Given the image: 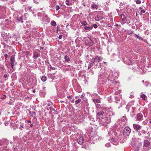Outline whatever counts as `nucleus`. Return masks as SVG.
<instances>
[{"instance_id":"obj_21","label":"nucleus","mask_w":151,"mask_h":151,"mask_svg":"<svg viewBox=\"0 0 151 151\" xmlns=\"http://www.w3.org/2000/svg\"><path fill=\"white\" fill-rule=\"evenodd\" d=\"M41 80L43 82H45V81H46V77L45 76H43L42 77Z\"/></svg>"},{"instance_id":"obj_14","label":"nucleus","mask_w":151,"mask_h":151,"mask_svg":"<svg viewBox=\"0 0 151 151\" xmlns=\"http://www.w3.org/2000/svg\"><path fill=\"white\" fill-rule=\"evenodd\" d=\"M40 55L39 54H38L36 52H34L33 58L36 59L37 58L39 57Z\"/></svg>"},{"instance_id":"obj_40","label":"nucleus","mask_w":151,"mask_h":151,"mask_svg":"<svg viewBox=\"0 0 151 151\" xmlns=\"http://www.w3.org/2000/svg\"><path fill=\"white\" fill-rule=\"evenodd\" d=\"M63 35H60L59 36L58 38L59 39H62V37Z\"/></svg>"},{"instance_id":"obj_28","label":"nucleus","mask_w":151,"mask_h":151,"mask_svg":"<svg viewBox=\"0 0 151 151\" xmlns=\"http://www.w3.org/2000/svg\"><path fill=\"white\" fill-rule=\"evenodd\" d=\"M150 84V83L147 81H146L145 83V85L146 87L149 86Z\"/></svg>"},{"instance_id":"obj_24","label":"nucleus","mask_w":151,"mask_h":151,"mask_svg":"<svg viewBox=\"0 0 151 151\" xmlns=\"http://www.w3.org/2000/svg\"><path fill=\"white\" fill-rule=\"evenodd\" d=\"M141 97L143 100H146V96L145 95L142 94L141 95Z\"/></svg>"},{"instance_id":"obj_8","label":"nucleus","mask_w":151,"mask_h":151,"mask_svg":"<svg viewBox=\"0 0 151 151\" xmlns=\"http://www.w3.org/2000/svg\"><path fill=\"white\" fill-rule=\"evenodd\" d=\"M104 112L103 111H101L100 112H98L96 114L97 119V118H101V117L104 116Z\"/></svg>"},{"instance_id":"obj_42","label":"nucleus","mask_w":151,"mask_h":151,"mask_svg":"<svg viewBox=\"0 0 151 151\" xmlns=\"http://www.w3.org/2000/svg\"><path fill=\"white\" fill-rule=\"evenodd\" d=\"M96 106L97 108H99L100 106V105L99 104H96Z\"/></svg>"},{"instance_id":"obj_4","label":"nucleus","mask_w":151,"mask_h":151,"mask_svg":"<svg viewBox=\"0 0 151 151\" xmlns=\"http://www.w3.org/2000/svg\"><path fill=\"white\" fill-rule=\"evenodd\" d=\"M150 142L147 140H144L143 149L145 151H148L151 148Z\"/></svg>"},{"instance_id":"obj_20","label":"nucleus","mask_w":151,"mask_h":151,"mask_svg":"<svg viewBox=\"0 0 151 151\" xmlns=\"http://www.w3.org/2000/svg\"><path fill=\"white\" fill-rule=\"evenodd\" d=\"M64 58L65 60V61L66 62H68L70 61V60L69 57L68 56H65Z\"/></svg>"},{"instance_id":"obj_64","label":"nucleus","mask_w":151,"mask_h":151,"mask_svg":"<svg viewBox=\"0 0 151 151\" xmlns=\"http://www.w3.org/2000/svg\"><path fill=\"white\" fill-rule=\"evenodd\" d=\"M6 58H6H6H5V60H6Z\"/></svg>"},{"instance_id":"obj_13","label":"nucleus","mask_w":151,"mask_h":151,"mask_svg":"<svg viewBox=\"0 0 151 151\" xmlns=\"http://www.w3.org/2000/svg\"><path fill=\"white\" fill-rule=\"evenodd\" d=\"M94 58L96 61H97L98 63L100 61H101L102 60V58L100 56L99 57L98 56H96Z\"/></svg>"},{"instance_id":"obj_27","label":"nucleus","mask_w":151,"mask_h":151,"mask_svg":"<svg viewBox=\"0 0 151 151\" xmlns=\"http://www.w3.org/2000/svg\"><path fill=\"white\" fill-rule=\"evenodd\" d=\"M65 3L68 6H70L71 5V4L69 2V1L68 0H66L65 1Z\"/></svg>"},{"instance_id":"obj_63","label":"nucleus","mask_w":151,"mask_h":151,"mask_svg":"<svg viewBox=\"0 0 151 151\" xmlns=\"http://www.w3.org/2000/svg\"><path fill=\"white\" fill-rule=\"evenodd\" d=\"M131 145H132V146L133 147H134V146H133V145H132V144H131Z\"/></svg>"},{"instance_id":"obj_47","label":"nucleus","mask_w":151,"mask_h":151,"mask_svg":"<svg viewBox=\"0 0 151 151\" xmlns=\"http://www.w3.org/2000/svg\"><path fill=\"white\" fill-rule=\"evenodd\" d=\"M30 127H33L34 126V124H31L30 125Z\"/></svg>"},{"instance_id":"obj_2","label":"nucleus","mask_w":151,"mask_h":151,"mask_svg":"<svg viewBox=\"0 0 151 151\" xmlns=\"http://www.w3.org/2000/svg\"><path fill=\"white\" fill-rule=\"evenodd\" d=\"M133 126L135 131L138 132V134L139 136H141V133L145 134L146 133V132L144 129L140 131L142 128V126L138 124H133Z\"/></svg>"},{"instance_id":"obj_51","label":"nucleus","mask_w":151,"mask_h":151,"mask_svg":"<svg viewBox=\"0 0 151 151\" xmlns=\"http://www.w3.org/2000/svg\"><path fill=\"white\" fill-rule=\"evenodd\" d=\"M4 55L6 58H7L8 56V55L7 54H6L5 55Z\"/></svg>"},{"instance_id":"obj_23","label":"nucleus","mask_w":151,"mask_h":151,"mask_svg":"<svg viewBox=\"0 0 151 151\" xmlns=\"http://www.w3.org/2000/svg\"><path fill=\"white\" fill-rule=\"evenodd\" d=\"M81 100L80 99H79L76 100L75 101V104L76 105L78 103H80L81 102Z\"/></svg>"},{"instance_id":"obj_31","label":"nucleus","mask_w":151,"mask_h":151,"mask_svg":"<svg viewBox=\"0 0 151 151\" xmlns=\"http://www.w3.org/2000/svg\"><path fill=\"white\" fill-rule=\"evenodd\" d=\"M92 7L94 9H97V6L96 4H93L92 6Z\"/></svg>"},{"instance_id":"obj_52","label":"nucleus","mask_w":151,"mask_h":151,"mask_svg":"<svg viewBox=\"0 0 151 151\" xmlns=\"http://www.w3.org/2000/svg\"><path fill=\"white\" fill-rule=\"evenodd\" d=\"M51 104L50 103H48V104H47V106H50V105H51Z\"/></svg>"},{"instance_id":"obj_50","label":"nucleus","mask_w":151,"mask_h":151,"mask_svg":"<svg viewBox=\"0 0 151 151\" xmlns=\"http://www.w3.org/2000/svg\"><path fill=\"white\" fill-rule=\"evenodd\" d=\"M149 120H150L149 123L150 124H151V119H150Z\"/></svg>"},{"instance_id":"obj_45","label":"nucleus","mask_w":151,"mask_h":151,"mask_svg":"<svg viewBox=\"0 0 151 151\" xmlns=\"http://www.w3.org/2000/svg\"><path fill=\"white\" fill-rule=\"evenodd\" d=\"M93 25L91 26V27H89L90 30H91V29H93Z\"/></svg>"},{"instance_id":"obj_7","label":"nucleus","mask_w":151,"mask_h":151,"mask_svg":"<svg viewBox=\"0 0 151 151\" xmlns=\"http://www.w3.org/2000/svg\"><path fill=\"white\" fill-rule=\"evenodd\" d=\"M77 141L78 143L81 145L83 142V137L81 135L79 136V137L77 138Z\"/></svg>"},{"instance_id":"obj_48","label":"nucleus","mask_w":151,"mask_h":151,"mask_svg":"<svg viewBox=\"0 0 151 151\" xmlns=\"http://www.w3.org/2000/svg\"><path fill=\"white\" fill-rule=\"evenodd\" d=\"M14 1H10V3H11V4H12L13 3H14Z\"/></svg>"},{"instance_id":"obj_56","label":"nucleus","mask_w":151,"mask_h":151,"mask_svg":"<svg viewBox=\"0 0 151 151\" xmlns=\"http://www.w3.org/2000/svg\"><path fill=\"white\" fill-rule=\"evenodd\" d=\"M43 49V47H40V50H41V49Z\"/></svg>"},{"instance_id":"obj_19","label":"nucleus","mask_w":151,"mask_h":151,"mask_svg":"<svg viewBox=\"0 0 151 151\" xmlns=\"http://www.w3.org/2000/svg\"><path fill=\"white\" fill-rule=\"evenodd\" d=\"M93 101L96 104V103H99L100 102V101L99 99H93Z\"/></svg>"},{"instance_id":"obj_44","label":"nucleus","mask_w":151,"mask_h":151,"mask_svg":"<svg viewBox=\"0 0 151 151\" xmlns=\"http://www.w3.org/2000/svg\"><path fill=\"white\" fill-rule=\"evenodd\" d=\"M23 127L22 126H21L20 127H19V129H20L21 130H22V128H23Z\"/></svg>"},{"instance_id":"obj_55","label":"nucleus","mask_w":151,"mask_h":151,"mask_svg":"<svg viewBox=\"0 0 151 151\" xmlns=\"http://www.w3.org/2000/svg\"><path fill=\"white\" fill-rule=\"evenodd\" d=\"M1 35H2V36L3 37H4L3 36V34H4V33H4V32H1Z\"/></svg>"},{"instance_id":"obj_34","label":"nucleus","mask_w":151,"mask_h":151,"mask_svg":"<svg viewBox=\"0 0 151 151\" xmlns=\"http://www.w3.org/2000/svg\"><path fill=\"white\" fill-rule=\"evenodd\" d=\"M110 146V144L109 143H107L105 145L106 147H108Z\"/></svg>"},{"instance_id":"obj_30","label":"nucleus","mask_w":151,"mask_h":151,"mask_svg":"<svg viewBox=\"0 0 151 151\" xmlns=\"http://www.w3.org/2000/svg\"><path fill=\"white\" fill-rule=\"evenodd\" d=\"M142 144L141 143H138V148L141 147L142 146ZM137 150H138L139 149V148H137Z\"/></svg>"},{"instance_id":"obj_17","label":"nucleus","mask_w":151,"mask_h":151,"mask_svg":"<svg viewBox=\"0 0 151 151\" xmlns=\"http://www.w3.org/2000/svg\"><path fill=\"white\" fill-rule=\"evenodd\" d=\"M23 17H18L17 19V20L19 22H21L22 23H23Z\"/></svg>"},{"instance_id":"obj_60","label":"nucleus","mask_w":151,"mask_h":151,"mask_svg":"<svg viewBox=\"0 0 151 151\" xmlns=\"http://www.w3.org/2000/svg\"><path fill=\"white\" fill-rule=\"evenodd\" d=\"M64 96H65L64 95V94H63V95L62 96V97H63Z\"/></svg>"},{"instance_id":"obj_49","label":"nucleus","mask_w":151,"mask_h":151,"mask_svg":"<svg viewBox=\"0 0 151 151\" xmlns=\"http://www.w3.org/2000/svg\"><path fill=\"white\" fill-rule=\"evenodd\" d=\"M116 103H120V101H116Z\"/></svg>"},{"instance_id":"obj_33","label":"nucleus","mask_w":151,"mask_h":151,"mask_svg":"<svg viewBox=\"0 0 151 151\" xmlns=\"http://www.w3.org/2000/svg\"><path fill=\"white\" fill-rule=\"evenodd\" d=\"M135 36L137 38H138V39H139V40H141V39H142V37L139 36L138 35H137V34H135Z\"/></svg>"},{"instance_id":"obj_3","label":"nucleus","mask_w":151,"mask_h":151,"mask_svg":"<svg viewBox=\"0 0 151 151\" xmlns=\"http://www.w3.org/2000/svg\"><path fill=\"white\" fill-rule=\"evenodd\" d=\"M97 120L99 121L100 125L104 126L106 123H109L111 122L110 117L104 116L101 118H97Z\"/></svg>"},{"instance_id":"obj_61","label":"nucleus","mask_w":151,"mask_h":151,"mask_svg":"<svg viewBox=\"0 0 151 151\" xmlns=\"http://www.w3.org/2000/svg\"><path fill=\"white\" fill-rule=\"evenodd\" d=\"M4 97H6V96L5 95H4Z\"/></svg>"},{"instance_id":"obj_57","label":"nucleus","mask_w":151,"mask_h":151,"mask_svg":"<svg viewBox=\"0 0 151 151\" xmlns=\"http://www.w3.org/2000/svg\"><path fill=\"white\" fill-rule=\"evenodd\" d=\"M119 26V25L118 24H116L115 25V26H116V27H117Z\"/></svg>"},{"instance_id":"obj_25","label":"nucleus","mask_w":151,"mask_h":151,"mask_svg":"<svg viewBox=\"0 0 151 151\" xmlns=\"http://www.w3.org/2000/svg\"><path fill=\"white\" fill-rule=\"evenodd\" d=\"M50 24H51V25L52 26H55L56 25V24L55 22L54 21H52L51 22Z\"/></svg>"},{"instance_id":"obj_1","label":"nucleus","mask_w":151,"mask_h":151,"mask_svg":"<svg viewBox=\"0 0 151 151\" xmlns=\"http://www.w3.org/2000/svg\"><path fill=\"white\" fill-rule=\"evenodd\" d=\"M105 78H107L109 81L112 82L114 84L115 83L116 81L115 80V78L116 73H114L111 71H107L104 73Z\"/></svg>"},{"instance_id":"obj_12","label":"nucleus","mask_w":151,"mask_h":151,"mask_svg":"<svg viewBox=\"0 0 151 151\" xmlns=\"http://www.w3.org/2000/svg\"><path fill=\"white\" fill-rule=\"evenodd\" d=\"M111 142L113 145H116L118 144V141L116 139H111Z\"/></svg>"},{"instance_id":"obj_46","label":"nucleus","mask_w":151,"mask_h":151,"mask_svg":"<svg viewBox=\"0 0 151 151\" xmlns=\"http://www.w3.org/2000/svg\"><path fill=\"white\" fill-rule=\"evenodd\" d=\"M27 122L28 123H30L31 122V121L30 120H29L27 121Z\"/></svg>"},{"instance_id":"obj_10","label":"nucleus","mask_w":151,"mask_h":151,"mask_svg":"<svg viewBox=\"0 0 151 151\" xmlns=\"http://www.w3.org/2000/svg\"><path fill=\"white\" fill-rule=\"evenodd\" d=\"M96 62V61L94 58H93L91 60L89 64V66L88 68L89 69L91 66H93V64L95 62Z\"/></svg>"},{"instance_id":"obj_6","label":"nucleus","mask_w":151,"mask_h":151,"mask_svg":"<svg viewBox=\"0 0 151 151\" xmlns=\"http://www.w3.org/2000/svg\"><path fill=\"white\" fill-rule=\"evenodd\" d=\"M136 120L139 121H140L143 120V114L141 113H139L137 114L136 117Z\"/></svg>"},{"instance_id":"obj_54","label":"nucleus","mask_w":151,"mask_h":151,"mask_svg":"<svg viewBox=\"0 0 151 151\" xmlns=\"http://www.w3.org/2000/svg\"><path fill=\"white\" fill-rule=\"evenodd\" d=\"M67 97L68 98H71V96H68Z\"/></svg>"},{"instance_id":"obj_35","label":"nucleus","mask_w":151,"mask_h":151,"mask_svg":"<svg viewBox=\"0 0 151 151\" xmlns=\"http://www.w3.org/2000/svg\"><path fill=\"white\" fill-rule=\"evenodd\" d=\"M136 3L137 4H139L141 3V1L140 0H137L136 1Z\"/></svg>"},{"instance_id":"obj_32","label":"nucleus","mask_w":151,"mask_h":151,"mask_svg":"<svg viewBox=\"0 0 151 151\" xmlns=\"http://www.w3.org/2000/svg\"><path fill=\"white\" fill-rule=\"evenodd\" d=\"M45 87L43 88V90H41L40 91V92L41 93H45L46 92H45Z\"/></svg>"},{"instance_id":"obj_37","label":"nucleus","mask_w":151,"mask_h":151,"mask_svg":"<svg viewBox=\"0 0 151 151\" xmlns=\"http://www.w3.org/2000/svg\"><path fill=\"white\" fill-rule=\"evenodd\" d=\"M60 9V7L58 5H57L55 6V9L57 11L58 10Z\"/></svg>"},{"instance_id":"obj_38","label":"nucleus","mask_w":151,"mask_h":151,"mask_svg":"<svg viewBox=\"0 0 151 151\" xmlns=\"http://www.w3.org/2000/svg\"><path fill=\"white\" fill-rule=\"evenodd\" d=\"M96 18H97L98 19V20H100V19H101V18H100V17L98 15H97L96 16Z\"/></svg>"},{"instance_id":"obj_18","label":"nucleus","mask_w":151,"mask_h":151,"mask_svg":"<svg viewBox=\"0 0 151 151\" xmlns=\"http://www.w3.org/2000/svg\"><path fill=\"white\" fill-rule=\"evenodd\" d=\"M48 69L49 70H55V69H56L53 67H52V66L50 65H49L48 66Z\"/></svg>"},{"instance_id":"obj_16","label":"nucleus","mask_w":151,"mask_h":151,"mask_svg":"<svg viewBox=\"0 0 151 151\" xmlns=\"http://www.w3.org/2000/svg\"><path fill=\"white\" fill-rule=\"evenodd\" d=\"M82 147L85 149H87L88 147V144H87L86 143H85L83 145H82Z\"/></svg>"},{"instance_id":"obj_59","label":"nucleus","mask_w":151,"mask_h":151,"mask_svg":"<svg viewBox=\"0 0 151 151\" xmlns=\"http://www.w3.org/2000/svg\"><path fill=\"white\" fill-rule=\"evenodd\" d=\"M28 8L29 9H30L31 8V7H28Z\"/></svg>"},{"instance_id":"obj_58","label":"nucleus","mask_w":151,"mask_h":151,"mask_svg":"<svg viewBox=\"0 0 151 151\" xmlns=\"http://www.w3.org/2000/svg\"><path fill=\"white\" fill-rule=\"evenodd\" d=\"M142 83H144V80L142 81Z\"/></svg>"},{"instance_id":"obj_36","label":"nucleus","mask_w":151,"mask_h":151,"mask_svg":"<svg viewBox=\"0 0 151 151\" xmlns=\"http://www.w3.org/2000/svg\"><path fill=\"white\" fill-rule=\"evenodd\" d=\"M93 27H94L95 28H97L98 26L96 24H94L93 25Z\"/></svg>"},{"instance_id":"obj_22","label":"nucleus","mask_w":151,"mask_h":151,"mask_svg":"<svg viewBox=\"0 0 151 151\" xmlns=\"http://www.w3.org/2000/svg\"><path fill=\"white\" fill-rule=\"evenodd\" d=\"M81 23V24L84 26H85L87 24V23L86 21L82 22Z\"/></svg>"},{"instance_id":"obj_53","label":"nucleus","mask_w":151,"mask_h":151,"mask_svg":"<svg viewBox=\"0 0 151 151\" xmlns=\"http://www.w3.org/2000/svg\"><path fill=\"white\" fill-rule=\"evenodd\" d=\"M133 32H134L133 31H132L130 33V34H133Z\"/></svg>"},{"instance_id":"obj_15","label":"nucleus","mask_w":151,"mask_h":151,"mask_svg":"<svg viewBox=\"0 0 151 151\" xmlns=\"http://www.w3.org/2000/svg\"><path fill=\"white\" fill-rule=\"evenodd\" d=\"M121 17L123 21V24H123L124 23V22H125V19H126V17L123 14H121Z\"/></svg>"},{"instance_id":"obj_43","label":"nucleus","mask_w":151,"mask_h":151,"mask_svg":"<svg viewBox=\"0 0 151 151\" xmlns=\"http://www.w3.org/2000/svg\"><path fill=\"white\" fill-rule=\"evenodd\" d=\"M141 12L142 13H145V11L144 10L142 9L141 11Z\"/></svg>"},{"instance_id":"obj_5","label":"nucleus","mask_w":151,"mask_h":151,"mask_svg":"<svg viewBox=\"0 0 151 151\" xmlns=\"http://www.w3.org/2000/svg\"><path fill=\"white\" fill-rule=\"evenodd\" d=\"M131 131V129L129 127H126L123 130V134L124 135L128 136L130 133Z\"/></svg>"},{"instance_id":"obj_62","label":"nucleus","mask_w":151,"mask_h":151,"mask_svg":"<svg viewBox=\"0 0 151 151\" xmlns=\"http://www.w3.org/2000/svg\"><path fill=\"white\" fill-rule=\"evenodd\" d=\"M7 19H6L5 21V22H6V21H7Z\"/></svg>"},{"instance_id":"obj_11","label":"nucleus","mask_w":151,"mask_h":151,"mask_svg":"<svg viewBox=\"0 0 151 151\" xmlns=\"http://www.w3.org/2000/svg\"><path fill=\"white\" fill-rule=\"evenodd\" d=\"M98 137L97 135H95L93 136H91L90 138V139L91 140H93V143H94L95 141H96L97 140Z\"/></svg>"},{"instance_id":"obj_41","label":"nucleus","mask_w":151,"mask_h":151,"mask_svg":"<svg viewBox=\"0 0 151 151\" xmlns=\"http://www.w3.org/2000/svg\"><path fill=\"white\" fill-rule=\"evenodd\" d=\"M122 120L124 121H125V120H126V117L124 116L122 117Z\"/></svg>"},{"instance_id":"obj_9","label":"nucleus","mask_w":151,"mask_h":151,"mask_svg":"<svg viewBox=\"0 0 151 151\" xmlns=\"http://www.w3.org/2000/svg\"><path fill=\"white\" fill-rule=\"evenodd\" d=\"M11 64L12 67L13 68L14 65V63L15 62V58L12 55L11 57Z\"/></svg>"},{"instance_id":"obj_39","label":"nucleus","mask_w":151,"mask_h":151,"mask_svg":"<svg viewBox=\"0 0 151 151\" xmlns=\"http://www.w3.org/2000/svg\"><path fill=\"white\" fill-rule=\"evenodd\" d=\"M4 77L5 78H6L8 77V75L6 74H4Z\"/></svg>"},{"instance_id":"obj_29","label":"nucleus","mask_w":151,"mask_h":151,"mask_svg":"<svg viewBox=\"0 0 151 151\" xmlns=\"http://www.w3.org/2000/svg\"><path fill=\"white\" fill-rule=\"evenodd\" d=\"M84 29L86 30H88V31L90 30L89 27L88 26H85L84 27Z\"/></svg>"},{"instance_id":"obj_26","label":"nucleus","mask_w":151,"mask_h":151,"mask_svg":"<svg viewBox=\"0 0 151 151\" xmlns=\"http://www.w3.org/2000/svg\"><path fill=\"white\" fill-rule=\"evenodd\" d=\"M4 141L5 142L4 144L6 145H7L9 144V141L6 139H4Z\"/></svg>"}]
</instances>
